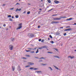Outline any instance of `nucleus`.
I'll use <instances>...</instances> for the list:
<instances>
[{"mask_svg": "<svg viewBox=\"0 0 76 76\" xmlns=\"http://www.w3.org/2000/svg\"><path fill=\"white\" fill-rule=\"evenodd\" d=\"M22 23L19 24L18 25V27L16 28V30H18V29H20L22 28Z\"/></svg>", "mask_w": 76, "mask_h": 76, "instance_id": "1", "label": "nucleus"}, {"mask_svg": "<svg viewBox=\"0 0 76 76\" xmlns=\"http://www.w3.org/2000/svg\"><path fill=\"white\" fill-rule=\"evenodd\" d=\"M28 36L30 37V38H33L35 36L32 34H28Z\"/></svg>", "mask_w": 76, "mask_h": 76, "instance_id": "2", "label": "nucleus"}, {"mask_svg": "<svg viewBox=\"0 0 76 76\" xmlns=\"http://www.w3.org/2000/svg\"><path fill=\"white\" fill-rule=\"evenodd\" d=\"M9 48L10 50H13V46L12 45H10L9 46Z\"/></svg>", "mask_w": 76, "mask_h": 76, "instance_id": "3", "label": "nucleus"}, {"mask_svg": "<svg viewBox=\"0 0 76 76\" xmlns=\"http://www.w3.org/2000/svg\"><path fill=\"white\" fill-rule=\"evenodd\" d=\"M66 17L64 16V17H60V18H58L57 20H60V19L62 18H66Z\"/></svg>", "mask_w": 76, "mask_h": 76, "instance_id": "4", "label": "nucleus"}, {"mask_svg": "<svg viewBox=\"0 0 76 76\" xmlns=\"http://www.w3.org/2000/svg\"><path fill=\"white\" fill-rule=\"evenodd\" d=\"M17 70L18 71H20L21 70V69L20 68V66L18 65L17 67Z\"/></svg>", "mask_w": 76, "mask_h": 76, "instance_id": "5", "label": "nucleus"}, {"mask_svg": "<svg viewBox=\"0 0 76 76\" xmlns=\"http://www.w3.org/2000/svg\"><path fill=\"white\" fill-rule=\"evenodd\" d=\"M28 64H29L30 65H34V64L32 62H28Z\"/></svg>", "mask_w": 76, "mask_h": 76, "instance_id": "6", "label": "nucleus"}, {"mask_svg": "<svg viewBox=\"0 0 76 76\" xmlns=\"http://www.w3.org/2000/svg\"><path fill=\"white\" fill-rule=\"evenodd\" d=\"M22 10V9L20 8L19 9H18V8L17 9L15 10V11L16 12H17L18 11H21V10Z\"/></svg>", "mask_w": 76, "mask_h": 76, "instance_id": "7", "label": "nucleus"}, {"mask_svg": "<svg viewBox=\"0 0 76 76\" xmlns=\"http://www.w3.org/2000/svg\"><path fill=\"white\" fill-rule=\"evenodd\" d=\"M45 58H44V57H41L39 59L40 60H41L42 59H43V60H45Z\"/></svg>", "mask_w": 76, "mask_h": 76, "instance_id": "8", "label": "nucleus"}, {"mask_svg": "<svg viewBox=\"0 0 76 76\" xmlns=\"http://www.w3.org/2000/svg\"><path fill=\"white\" fill-rule=\"evenodd\" d=\"M51 23L54 24V23H57V21H52Z\"/></svg>", "mask_w": 76, "mask_h": 76, "instance_id": "9", "label": "nucleus"}, {"mask_svg": "<svg viewBox=\"0 0 76 76\" xmlns=\"http://www.w3.org/2000/svg\"><path fill=\"white\" fill-rule=\"evenodd\" d=\"M70 30H72V29H71V28H68V29L65 30L64 31H70Z\"/></svg>", "mask_w": 76, "mask_h": 76, "instance_id": "10", "label": "nucleus"}, {"mask_svg": "<svg viewBox=\"0 0 76 76\" xmlns=\"http://www.w3.org/2000/svg\"><path fill=\"white\" fill-rule=\"evenodd\" d=\"M42 48H47V46H42Z\"/></svg>", "mask_w": 76, "mask_h": 76, "instance_id": "11", "label": "nucleus"}, {"mask_svg": "<svg viewBox=\"0 0 76 76\" xmlns=\"http://www.w3.org/2000/svg\"><path fill=\"white\" fill-rule=\"evenodd\" d=\"M68 58H70L71 59H72V58H74L75 57L74 56L72 57L71 56H69L68 57Z\"/></svg>", "mask_w": 76, "mask_h": 76, "instance_id": "12", "label": "nucleus"}, {"mask_svg": "<svg viewBox=\"0 0 76 76\" xmlns=\"http://www.w3.org/2000/svg\"><path fill=\"white\" fill-rule=\"evenodd\" d=\"M36 72H37V73H41V71H35V73H36Z\"/></svg>", "mask_w": 76, "mask_h": 76, "instance_id": "13", "label": "nucleus"}, {"mask_svg": "<svg viewBox=\"0 0 76 76\" xmlns=\"http://www.w3.org/2000/svg\"><path fill=\"white\" fill-rule=\"evenodd\" d=\"M12 70L13 71H14L15 70V66H12Z\"/></svg>", "mask_w": 76, "mask_h": 76, "instance_id": "14", "label": "nucleus"}, {"mask_svg": "<svg viewBox=\"0 0 76 76\" xmlns=\"http://www.w3.org/2000/svg\"><path fill=\"white\" fill-rule=\"evenodd\" d=\"M53 19L54 20H57V18H54Z\"/></svg>", "mask_w": 76, "mask_h": 76, "instance_id": "15", "label": "nucleus"}, {"mask_svg": "<svg viewBox=\"0 0 76 76\" xmlns=\"http://www.w3.org/2000/svg\"><path fill=\"white\" fill-rule=\"evenodd\" d=\"M39 53V49H37V51L36 52V54H37V53Z\"/></svg>", "mask_w": 76, "mask_h": 76, "instance_id": "16", "label": "nucleus"}, {"mask_svg": "<svg viewBox=\"0 0 76 76\" xmlns=\"http://www.w3.org/2000/svg\"><path fill=\"white\" fill-rule=\"evenodd\" d=\"M30 70H33V69H34V68L33 67H31L30 68Z\"/></svg>", "mask_w": 76, "mask_h": 76, "instance_id": "17", "label": "nucleus"}, {"mask_svg": "<svg viewBox=\"0 0 76 76\" xmlns=\"http://www.w3.org/2000/svg\"><path fill=\"white\" fill-rule=\"evenodd\" d=\"M18 5H20V4H19V3L18 2L15 5L16 6V5H18Z\"/></svg>", "mask_w": 76, "mask_h": 76, "instance_id": "18", "label": "nucleus"}, {"mask_svg": "<svg viewBox=\"0 0 76 76\" xmlns=\"http://www.w3.org/2000/svg\"><path fill=\"white\" fill-rule=\"evenodd\" d=\"M48 68L49 69H50L52 71L53 70V69H52V68H51V67H49Z\"/></svg>", "mask_w": 76, "mask_h": 76, "instance_id": "19", "label": "nucleus"}, {"mask_svg": "<svg viewBox=\"0 0 76 76\" xmlns=\"http://www.w3.org/2000/svg\"><path fill=\"white\" fill-rule=\"evenodd\" d=\"M48 1L49 3H51V2L50 0H48Z\"/></svg>", "mask_w": 76, "mask_h": 76, "instance_id": "20", "label": "nucleus"}, {"mask_svg": "<svg viewBox=\"0 0 76 76\" xmlns=\"http://www.w3.org/2000/svg\"><path fill=\"white\" fill-rule=\"evenodd\" d=\"M16 18H19V16L18 15H16L15 16Z\"/></svg>", "mask_w": 76, "mask_h": 76, "instance_id": "21", "label": "nucleus"}, {"mask_svg": "<svg viewBox=\"0 0 76 76\" xmlns=\"http://www.w3.org/2000/svg\"><path fill=\"white\" fill-rule=\"evenodd\" d=\"M72 18H70L69 19H67V20H72Z\"/></svg>", "mask_w": 76, "mask_h": 76, "instance_id": "22", "label": "nucleus"}, {"mask_svg": "<svg viewBox=\"0 0 76 76\" xmlns=\"http://www.w3.org/2000/svg\"><path fill=\"white\" fill-rule=\"evenodd\" d=\"M48 53H49V54H53V53L51 52H48Z\"/></svg>", "mask_w": 76, "mask_h": 76, "instance_id": "23", "label": "nucleus"}, {"mask_svg": "<svg viewBox=\"0 0 76 76\" xmlns=\"http://www.w3.org/2000/svg\"><path fill=\"white\" fill-rule=\"evenodd\" d=\"M53 66H54V67H55V69H57V66H55L54 65H53Z\"/></svg>", "mask_w": 76, "mask_h": 76, "instance_id": "24", "label": "nucleus"}, {"mask_svg": "<svg viewBox=\"0 0 76 76\" xmlns=\"http://www.w3.org/2000/svg\"><path fill=\"white\" fill-rule=\"evenodd\" d=\"M30 11H28V12H27V15H29V14H30Z\"/></svg>", "mask_w": 76, "mask_h": 76, "instance_id": "25", "label": "nucleus"}, {"mask_svg": "<svg viewBox=\"0 0 76 76\" xmlns=\"http://www.w3.org/2000/svg\"><path fill=\"white\" fill-rule=\"evenodd\" d=\"M7 17H8V18H11V17H12V15H8Z\"/></svg>", "mask_w": 76, "mask_h": 76, "instance_id": "26", "label": "nucleus"}, {"mask_svg": "<svg viewBox=\"0 0 76 76\" xmlns=\"http://www.w3.org/2000/svg\"><path fill=\"white\" fill-rule=\"evenodd\" d=\"M38 68H34V70H38Z\"/></svg>", "mask_w": 76, "mask_h": 76, "instance_id": "27", "label": "nucleus"}, {"mask_svg": "<svg viewBox=\"0 0 76 76\" xmlns=\"http://www.w3.org/2000/svg\"><path fill=\"white\" fill-rule=\"evenodd\" d=\"M35 53L34 51H32L30 52V53H31L32 54H33V53Z\"/></svg>", "mask_w": 76, "mask_h": 76, "instance_id": "28", "label": "nucleus"}, {"mask_svg": "<svg viewBox=\"0 0 76 76\" xmlns=\"http://www.w3.org/2000/svg\"><path fill=\"white\" fill-rule=\"evenodd\" d=\"M14 39H15V38H12L11 39V40L13 41L14 40Z\"/></svg>", "mask_w": 76, "mask_h": 76, "instance_id": "29", "label": "nucleus"}, {"mask_svg": "<svg viewBox=\"0 0 76 76\" xmlns=\"http://www.w3.org/2000/svg\"><path fill=\"white\" fill-rule=\"evenodd\" d=\"M49 37H50V38H51V39H52V38H53V37H52V36H51V35H50Z\"/></svg>", "mask_w": 76, "mask_h": 76, "instance_id": "30", "label": "nucleus"}, {"mask_svg": "<svg viewBox=\"0 0 76 76\" xmlns=\"http://www.w3.org/2000/svg\"><path fill=\"white\" fill-rule=\"evenodd\" d=\"M9 20H10V21H13V19H12L11 18H10Z\"/></svg>", "mask_w": 76, "mask_h": 76, "instance_id": "31", "label": "nucleus"}, {"mask_svg": "<svg viewBox=\"0 0 76 76\" xmlns=\"http://www.w3.org/2000/svg\"><path fill=\"white\" fill-rule=\"evenodd\" d=\"M54 2V3H56V4H57V1H55Z\"/></svg>", "mask_w": 76, "mask_h": 76, "instance_id": "32", "label": "nucleus"}, {"mask_svg": "<svg viewBox=\"0 0 76 76\" xmlns=\"http://www.w3.org/2000/svg\"><path fill=\"white\" fill-rule=\"evenodd\" d=\"M30 67V66H29V65L26 66H25V67L27 68V67Z\"/></svg>", "mask_w": 76, "mask_h": 76, "instance_id": "33", "label": "nucleus"}, {"mask_svg": "<svg viewBox=\"0 0 76 76\" xmlns=\"http://www.w3.org/2000/svg\"><path fill=\"white\" fill-rule=\"evenodd\" d=\"M50 42L51 44H54V42L53 41H50Z\"/></svg>", "mask_w": 76, "mask_h": 76, "instance_id": "34", "label": "nucleus"}, {"mask_svg": "<svg viewBox=\"0 0 76 76\" xmlns=\"http://www.w3.org/2000/svg\"><path fill=\"white\" fill-rule=\"evenodd\" d=\"M39 48V49L40 50H41V49H42V46L40 48Z\"/></svg>", "mask_w": 76, "mask_h": 76, "instance_id": "35", "label": "nucleus"}, {"mask_svg": "<svg viewBox=\"0 0 76 76\" xmlns=\"http://www.w3.org/2000/svg\"><path fill=\"white\" fill-rule=\"evenodd\" d=\"M42 64V66H45V65H47V64Z\"/></svg>", "mask_w": 76, "mask_h": 76, "instance_id": "36", "label": "nucleus"}, {"mask_svg": "<svg viewBox=\"0 0 76 76\" xmlns=\"http://www.w3.org/2000/svg\"><path fill=\"white\" fill-rule=\"evenodd\" d=\"M53 57H55L56 58H57V56H53Z\"/></svg>", "mask_w": 76, "mask_h": 76, "instance_id": "37", "label": "nucleus"}, {"mask_svg": "<svg viewBox=\"0 0 76 76\" xmlns=\"http://www.w3.org/2000/svg\"><path fill=\"white\" fill-rule=\"evenodd\" d=\"M26 57H30V56H29L28 55H26Z\"/></svg>", "mask_w": 76, "mask_h": 76, "instance_id": "38", "label": "nucleus"}, {"mask_svg": "<svg viewBox=\"0 0 76 76\" xmlns=\"http://www.w3.org/2000/svg\"><path fill=\"white\" fill-rule=\"evenodd\" d=\"M26 52H29L31 51V50H26Z\"/></svg>", "mask_w": 76, "mask_h": 76, "instance_id": "39", "label": "nucleus"}, {"mask_svg": "<svg viewBox=\"0 0 76 76\" xmlns=\"http://www.w3.org/2000/svg\"><path fill=\"white\" fill-rule=\"evenodd\" d=\"M57 15H52V16H57Z\"/></svg>", "mask_w": 76, "mask_h": 76, "instance_id": "40", "label": "nucleus"}, {"mask_svg": "<svg viewBox=\"0 0 76 76\" xmlns=\"http://www.w3.org/2000/svg\"><path fill=\"white\" fill-rule=\"evenodd\" d=\"M13 9H14V8H12L10 9V10H13Z\"/></svg>", "mask_w": 76, "mask_h": 76, "instance_id": "41", "label": "nucleus"}, {"mask_svg": "<svg viewBox=\"0 0 76 76\" xmlns=\"http://www.w3.org/2000/svg\"><path fill=\"white\" fill-rule=\"evenodd\" d=\"M44 39H42L41 41V42H44Z\"/></svg>", "mask_w": 76, "mask_h": 76, "instance_id": "42", "label": "nucleus"}, {"mask_svg": "<svg viewBox=\"0 0 76 76\" xmlns=\"http://www.w3.org/2000/svg\"><path fill=\"white\" fill-rule=\"evenodd\" d=\"M54 50H56V51H57V49H56V48H54Z\"/></svg>", "mask_w": 76, "mask_h": 76, "instance_id": "43", "label": "nucleus"}, {"mask_svg": "<svg viewBox=\"0 0 76 76\" xmlns=\"http://www.w3.org/2000/svg\"><path fill=\"white\" fill-rule=\"evenodd\" d=\"M34 58H36L37 59H38V57H36L35 56Z\"/></svg>", "mask_w": 76, "mask_h": 76, "instance_id": "44", "label": "nucleus"}, {"mask_svg": "<svg viewBox=\"0 0 76 76\" xmlns=\"http://www.w3.org/2000/svg\"><path fill=\"white\" fill-rule=\"evenodd\" d=\"M66 35V33H65L64 34V36H65Z\"/></svg>", "mask_w": 76, "mask_h": 76, "instance_id": "45", "label": "nucleus"}, {"mask_svg": "<svg viewBox=\"0 0 76 76\" xmlns=\"http://www.w3.org/2000/svg\"><path fill=\"white\" fill-rule=\"evenodd\" d=\"M42 61V60H40L39 61V62H41Z\"/></svg>", "mask_w": 76, "mask_h": 76, "instance_id": "46", "label": "nucleus"}, {"mask_svg": "<svg viewBox=\"0 0 76 76\" xmlns=\"http://www.w3.org/2000/svg\"><path fill=\"white\" fill-rule=\"evenodd\" d=\"M40 12H41V11H39V12H38V14H40Z\"/></svg>", "mask_w": 76, "mask_h": 76, "instance_id": "47", "label": "nucleus"}, {"mask_svg": "<svg viewBox=\"0 0 76 76\" xmlns=\"http://www.w3.org/2000/svg\"><path fill=\"white\" fill-rule=\"evenodd\" d=\"M41 41V39H39V41L40 42V41Z\"/></svg>", "mask_w": 76, "mask_h": 76, "instance_id": "48", "label": "nucleus"}, {"mask_svg": "<svg viewBox=\"0 0 76 76\" xmlns=\"http://www.w3.org/2000/svg\"><path fill=\"white\" fill-rule=\"evenodd\" d=\"M40 27H41V26H38L37 28H40Z\"/></svg>", "mask_w": 76, "mask_h": 76, "instance_id": "49", "label": "nucleus"}, {"mask_svg": "<svg viewBox=\"0 0 76 76\" xmlns=\"http://www.w3.org/2000/svg\"><path fill=\"white\" fill-rule=\"evenodd\" d=\"M23 59H25V60H26V58L25 57H23Z\"/></svg>", "mask_w": 76, "mask_h": 76, "instance_id": "50", "label": "nucleus"}, {"mask_svg": "<svg viewBox=\"0 0 76 76\" xmlns=\"http://www.w3.org/2000/svg\"><path fill=\"white\" fill-rule=\"evenodd\" d=\"M27 49H29L30 50H31V48H27Z\"/></svg>", "mask_w": 76, "mask_h": 76, "instance_id": "51", "label": "nucleus"}, {"mask_svg": "<svg viewBox=\"0 0 76 76\" xmlns=\"http://www.w3.org/2000/svg\"><path fill=\"white\" fill-rule=\"evenodd\" d=\"M3 26H6V24H4L3 25Z\"/></svg>", "mask_w": 76, "mask_h": 76, "instance_id": "52", "label": "nucleus"}, {"mask_svg": "<svg viewBox=\"0 0 76 76\" xmlns=\"http://www.w3.org/2000/svg\"><path fill=\"white\" fill-rule=\"evenodd\" d=\"M12 19H14V17L13 16H12Z\"/></svg>", "mask_w": 76, "mask_h": 76, "instance_id": "53", "label": "nucleus"}, {"mask_svg": "<svg viewBox=\"0 0 76 76\" xmlns=\"http://www.w3.org/2000/svg\"><path fill=\"white\" fill-rule=\"evenodd\" d=\"M37 49V48H35L33 49V50H36Z\"/></svg>", "mask_w": 76, "mask_h": 76, "instance_id": "54", "label": "nucleus"}, {"mask_svg": "<svg viewBox=\"0 0 76 76\" xmlns=\"http://www.w3.org/2000/svg\"><path fill=\"white\" fill-rule=\"evenodd\" d=\"M54 10V9L53 8H52V9H51L50 10Z\"/></svg>", "mask_w": 76, "mask_h": 76, "instance_id": "55", "label": "nucleus"}, {"mask_svg": "<svg viewBox=\"0 0 76 76\" xmlns=\"http://www.w3.org/2000/svg\"><path fill=\"white\" fill-rule=\"evenodd\" d=\"M26 12V11H24L23 12V13H25Z\"/></svg>", "mask_w": 76, "mask_h": 76, "instance_id": "56", "label": "nucleus"}, {"mask_svg": "<svg viewBox=\"0 0 76 76\" xmlns=\"http://www.w3.org/2000/svg\"><path fill=\"white\" fill-rule=\"evenodd\" d=\"M70 27H66V28H70Z\"/></svg>", "mask_w": 76, "mask_h": 76, "instance_id": "57", "label": "nucleus"}, {"mask_svg": "<svg viewBox=\"0 0 76 76\" xmlns=\"http://www.w3.org/2000/svg\"><path fill=\"white\" fill-rule=\"evenodd\" d=\"M31 45V46H33V47H34V45Z\"/></svg>", "mask_w": 76, "mask_h": 76, "instance_id": "58", "label": "nucleus"}, {"mask_svg": "<svg viewBox=\"0 0 76 76\" xmlns=\"http://www.w3.org/2000/svg\"><path fill=\"white\" fill-rule=\"evenodd\" d=\"M39 10H42V9H41V8H40L39 9Z\"/></svg>", "mask_w": 76, "mask_h": 76, "instance_id": "59", "label": "nucleus"}, {"mask_svg": "<svg viewBox=\"0 0 76 76\" xmlns=\"http://www.w3.org/2000/svg\"><path fill=\"white\" fill-rule=\"evenodd\" d=\"M50 11H51V10H49L48 11V12H50Z\"/></svg>", "mask_w": 76, "mask_h": 76, "instance_id": "60", "label": "nucleus"}, {"mask_svg": "<svg viewBox=\"0 0 76 76\" xmlns=\"http://www.w3.org/2000/svg\"><path fill=\"white\" fill-rule=\"evenodd\" d=\"M48 40H49V41H50V38H48Z\"/></svg>", "mask_w": 76, "mask_h": 76, "instance_id": "61", "label": "nucleus"}, {"mask_svg": "<svg viewBox=\"0 0 76 76\" xmlns=\"http://www.w3.org/2000/svg\"><path fill=\"white\" fill-rule=\"evenodd\" d=\"M6 5V4H3L2 5V6H5Z\"/></svg>", "mask_w": 76, "mask_h": 76, "instance_id": "62", "label": "nucleus"}, {"mask_svg": "<svg viewBox=\"0 0 76 76\" xmlns=\"http://www.w3.org/2000/svg\"><path fill=\"white\" fill-rule=\"evenodd\" d=\"M63 28L62 27H60V28Z\"/></svg>", "mask_w": 76, "mask_h": 76, "instance_id": "63", "label": "nucleus"}, {"mask_svg": "<svg viewBox=\"0 0 76 76\" xmlns=\"http://www.w3.org/2000/svg\"><path fill=\"white\" fill-rule=\"evenodd\" d=\"M57 58H59V57L58 56H57Z\"/></svg>", "mask_w": 76, "mask_h": 76, "instance_id": "64", "label": "nucleus"}]
</instances>
